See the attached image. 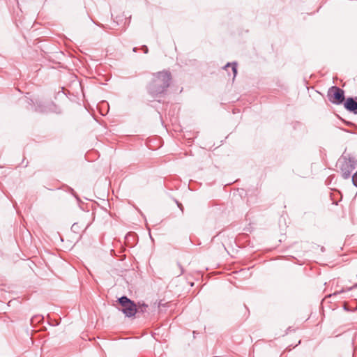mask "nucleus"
Here are the masks:
<instances>
[{"mask_svg":"<svg viewBox=\"0 0 357 357\" xmlns=\"http://www.w3.org/2000/svg\"><path fill=\"white\" fill-rule=\"evenodd\" d=\"M356 165L357 161L354 158H344L340 166V171L343 178H349Z\"/></svg>","mask_w":357,"mask_h":357,"instance_id":"nucleus-3","label":"nucleus"},{"mask_svg":"<svg viewBox=\"0 0 357 357\" xmlns=\"http://www.w3.org/2000/svg\"><path fill=\"white\" fill-rule=\"evenodd\" d=\"M231 67V70L233 73V79H234L237 74V64L236 62H234L232 63H228L225 66V68L227 69L228 68Z\"/></svg>","mask_w":357,"mask_h":357,"instance_id":"nucleus-7","label":"nucleus"},{"mask_svg":"<svg viewBox=\"0 0 357 357\" xmlns=\"http://www.w3.org/2000/svg\"><path fill=\"white\" fill-rule=\"evenodd\" d=\"M178 206L180 208L181 211H183V206L181 204H178Z\"/></svg>","mask_w":357,"mask_h":357,"instance_id":"nucleus-10","label":"nucleus"},{"mask_svg":"<svg viewBox=\"0 0 357 357\" xmlns=\"http://www.w3.org/2000/svg\"><path fill=\"white\" fill-rule=\"evenodd\" d=\"M344 106L345 109L354 114H357V101L353 98L346 99Z\"/></svg>","mask_w":357,"mask_h":357,"instance_id":"nucleus-5","label":"nucleus"},{"mask_svg":"<svg viewBox=\"0 0 357 357\" xmlns=\"http://www.w3.org/2000/svg\"><path fill=\"white\" fill-rule=\"evenodd\" d=\"M172 75L169 71L162 70L153 74V79L148 86L149 93L153 97L163 94L170 85Z\"/></svg>","mask_w":357,"mask_h":357,"instance_id":"nucleus-1","label":"nucleus"},{"mask_svg":"<svg viewBox=\"0 0 357 357\" xmlns=\"http://www.w3.org/2000/svg\"><path fill=\"white\" fill-rule=\"evenodd\" d=\"M142 50H143V52L145 53V54H147L148 52H149V49L148 47L146 46V45H143L142 47Z\"/></svg>","mask_w":357,"mask_h":357,"instance_id":"nucleus-9","label":"nucleus"},{"mask_svg":"<svg viewBox=\"0 0 357 357\" xmlns=\"http://www.w3.org/2000/svg\"><path fill=\"white\" fill-rule=\"evenodd\" d=\"M137 47H134V48H133V52H137Z\"/></svg>","mask_w":357,"mask_h":357,"instance_id":"nucleus-11","label":"nucleus"},{"mask_svg":"<svg viewBox=\"0 0 357 357\" xmlns=\"http://www.w3.org/2000/svg\"><path fill=\"white\" fill-rule=\"evenodd\" d=\"M137 305V309L138 313H144L147 312L148 305L144 302H138Z\"/></svg>","mask_w":357,"mask_h":357,"instance_id":"nucleus-6","label":"nucleus"},{"mask_svg":"<svg viewBox=\"0 0 357 357\" xmlns=\"http://www.w3.org/2000/svg\"><path fill=\"white\" fill-rule=\"evenodd\" d=\"M353 184L357 187V172L352 176Z\"/></svg>","mask_w":357,"mask_h":357,"instance_id":"nucleus-8","label":"nucleus"},{"mask_svg":"<svg viewBox=\"0 0 357 357\" xmlns=\"http://www.w3.org/2000/svg\"><path fill=\"white\" fill-rule=\"evenodd\" d=\"M328 97L333 104L340 105L344 100V92L337 86H332L328 93Z\"/></svg>","mask_w":357,"mask_h":357,"instance_id":"nucleus-4","label":"nucleus"},{"mask_svg":"<svg viewBox=\"0 0 357 357\" xmlns=\"http://www.w3.org/2000/svg\"><path fill=\"white\" fill-rule=\"evenodd\" d=\"M118 302L121 306V312L126 317H134L137 313V305L127 296H121Z\"/></svg>","mask_w":357,"mask_h":357,"instance_id":"nucleus-2","label":"nucleus"}]
</instances>
